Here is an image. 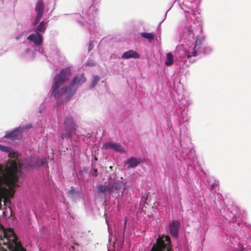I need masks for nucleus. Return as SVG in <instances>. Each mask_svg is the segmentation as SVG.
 I'll return each instance as SVG.
<instances>
[{
	"label": "nucleus",
	"instance_id": "nucleus-5",
	"mask_svg": "<svg viewBox=\"0 0 251 251\" xmlns=\"http://www.w3.org/2000/svg\"><path fill=\"white\" fill-rule=\"evenodd\" d=\"M4 238L7 239V240H11V238H13L12 241L14 244V246L13 245H10L8 246L10 249L13 248L12 251H26L25 249L23 248L21 243L17 242L18 237L15 234L13 228H9L4 231Z\"/></svg>",
	"mask_w": 251,
	"mask_h": 251
},
{
	"label": "nucleus",
	"instance_id": "nucleus-30",
	"mask_svg": "<svg viewBox=\"0 0 251 251\" xmlns=\"http://www.w3.org/2000/svg\"><path fill=\"white\" fill-rule=\"evenodd\" d=\"M75 244L76 245H77V246H78V244H77V243H75Z\"/></svg>",
	"mask_w": 251,
	"mask_h": 251
},
{
	"label": "nucleus",
	"instance_id": "nucleus-6",
	"mask_svg": "<svg viewBox=\"0 0 251 251\" xmlns=\"http://www.w3.org/2000/svg\"><path fill=\"white\" fill-rule=\"evenodd\" d=\"M108 193L109 194L115 193L119 194L125 189V185L123 182L115 181V180H110L109 183Z\"/></svg>",
	"mask_w": 251,
	"mask_h": 251
},
{
	"label": "nucleus",
	"instance_id": "nucleus-7",
	"mask_svg": "<svg viewBox=\"0 0 251 251\" xmlns=\"http://www.w3.org/2000/svg\"><path fill=\"white\" fill-rule=\"evenodd\" d=\"M204 41V37L203 36L196 37L193 51L192 52V55H187L188 58L191 57L192 56H196L199 54V53L201 52V49L202 48Z\"/></svg>",
	"mask_w": 251,
	"mask_h": 251
},
{
	"label": "nucleus",
	"instance_id": "nucleus-12",
	"mask_svg": "<svg viewBox=\"0 0 251 251\" xmlns=\"http://www.w3.org/2000/svg\"><path fill=\"white\" fill-rule=\"evenodd\" d=\"M21 127H18L14 130L13 131L6 133L4 137H6L8 138H10L12 140H16L18 138V137L21 135L22 133L21 132Z\"/></svg>",
	"mask_w": 251,
	"mask_h": 251
},
{
	"label": "nucleus",
	"instance_id": "nucleus-26",
	"mask_svg": "<svg viewBox=\"0 0 251 251\" xmlns=\"http://www.w3.org/2000/svg\"><path fill=\"white\" fill-rule=\"evenodd\" d=\"M93 45L92 44V43H90V45H89V50H91L93 49Z\"/></svg>",
	"mask_w": 251,
	"mask_h": 251
},
{
	"label": "nucleus",
	"instance_id": "nucleus-11",
	"mask_svg": "<svg viewBox=\"0 0 251 251\" xmlns=\"http://www.w3.org/2000/svg\"><path fill=\"white\" fill-rule=\"evenodd\" d=\"M72 74L71 67L63 69L57 75L56 78H69Z\"/></svg>",
	"mask_w": 251,
	"mask_h": 251
},
{
	"label": "nucleus",
	"instance_id": "nucleus-27",
	"mask_svg": "<svg viewBox=\"0 0 251 251\" xmlns=\"http://www.w3.org/2000/svg\"><path fill=\"white\" fill-rule=\"evenodd\" d=\"M189 34H190L191 33H192V31H191V30H189Z\"/></svg>",
	"mask_w": 251,
	"mask_h": 251
},
{
	"label": "nucleus",
	"instance_id": "nucleus-15",
	"mask_svg": "<svg viewBox=\"0 0 251 251\" xmlns=\"http://www.w3.org/2000/svg\"><path fill=\"white\" fill-rule=\"evenodd\" d=\"M139 163L138 159L132 157L127 161V164L129 168H134L136 167Z\"/></svg>",
	"mask_w": 251,
	"mask_h": 251
},
{
	"label": "nucleus",
	"instance_id": "nucleus-3",
	"mask_svg": "<svg viewBox=\"0 0 251 251\" xmlns=\"http://www.w3.org/2000/svg\"><path fill=\"white\" fill-rule=\"evenodd\" d=\"M171 239L168 236H163L156 240L151 251H172Z\"/></svg>",
	"mask_w": 251,
	"mask_h": 251
},
{
	"label": "nucleus",
	"instance_id": "nucleus-28",
	"mask_svg": "<svg viewBox=\"0 0 251 251\" xmlns=\"http://www.w3.org/2000/svg\"><path fill=\"white\" fill-rule=\"evenodd\" d=\"M44 163V162L43 161H41V164L42 165Z\"/></svg>",
	"mask_w": 251,
	"mask_h": 251
},
{
	"label": "nucleus",
	"instance_id": "nucleus-22",
	"mask_svg": "<svg viewBox=\"0 0 251 251\" xmlns=\"http://www.w3.org/2000/svg\"><path fill=\"white\" fill-rule=\"evenodd\" d=\"M31 127H32V126L30 124L27 125H26L25 126H19V127H21V132L22 133H23V131L24 130H28V129L31 128Z\"/></svg>",
	"mask_w": 251,
	"mask_h": 251
},
{
	"label": "nucleus",
	"instance_id": "nucleus-20",
	"mask_svg": "<svg viewBox=\"0 0 251 251\" xmlns=\"http://www.w3.org/2000/svg\"><path fill=\"white\" fill-rule=\"evenodd\" d=\"M201 52H202L205 54H207L211 52L212 50L210 47L207 46H204L201 48Z\"/></svg>",
	"mask_w": 251,
	"mask_h": 251
},
{
	"label": "nucleus",
	"instance_id": "nucleus-25",
	"mask_svg": "<svg viewBox=\"0 0 251 251\" xmlns=\"http://www.w3.org/2000/svg\"><path fill=\"white\" fill-rule=\"evenodd\" d=\"M98 80H99V79H94V81H93V82H92V87H94V86H95V85H96V84L98 83Z\"/></svg>",
	"mask_w": 251,
	"mask_h": 251
},
{
	"label": "nucleus",
	"instance_id": "nucleus-16",
	"mask_svg": "<svg viewBox=\"0 0 251 251\" xmlns=\"http://www.w3.org/2000/svg\"><path fill=\"white\" fill-rule=\"evenodd\" d=\"M141 37L147 39L150 42L155 37V33L142 32L140 33Z\"/></svg>",
	"mask_w": 251,
	"mask_h": 251
},
{
	"label": "nucleus",
	"instance_id": "nucleus-13",
	"mask_svg": "<svg viewBox=\"0 0 251 251\" xmlns=\"http://www.w3.org/2000/svg\"><path fill=\"white\" fill-rule=\"evenodd\" d=\"M140 55L139 53L133 50H129L124 53L122 56L123 59H128L130 58H139Z\"/></svg>",
	"mask_w": 251,
	"mask_h": 251
},
{
	"label": "nucleus",
	"instance_id": "nucleus-21",
	"mask_svg": "<svg viewBox=\"0 0 251 251\" xmlns=\"http://www.w3.org/2000/svg\"><path fill=\"white\" fill-rule=\"evenodd\" d=\"M42 17V15H41L40 14H37L36 18L33 23V25H36L39 23V22L41 20Z\"/></svg>",
	"mask_w": 251,
	"mask_h": 251
},
{
	"label": "nucleus",
	"instance_id": "nucleus-23",
	"mask_svg": "<svg viewBox=\"0 0 251 251\" xmlns=\"http://www.w3.org/2000/svg\"><path fill=\"white\" fill-rule=\"evenodd\" d=\"M86 65L88 66H95V63L92 60H89L86 62Z\"/></svg>",
	"mask_w": 251,
	"mask_h": 251
},
{
	"label": "nucleus",
	"instance_id": "nucleus-10",
	"mask_svg": "<svg viewBox=\"0 0 251 251\" xmlns=\"http://www.w3.org/2000/svg\"><path fill=\"white\" fill-rule=\"evenodd\" d=\"M180 226V223L177 221H173L170 225V231L172 236L176 237L179 227Z\"/></svg>",
	"mask_w": 251,
	"mask_h": 251
},
{
	"label": "nucleus",
	"instance_id": "nucleus-18",
	"mask_svg": "<svg viewBox=\"0 0 251 251\" xmlns=\"http://www.w3.org/2000/svg\"><path fill=\"white\" fill-rule=\"evenodd\" d=\"M109 184L108 186H104L102 185H99L97 186V190L99 193L108 192Z\"/></svg>",
	"mask_w": 251,
	"mask_h": 251
},
{
	"label": "nucleus",
	"instance_id": "nucleus-8",
	"mask_svg": "<svg viewBox=\"0 0 251 251\" xmlns=\"http://www.w3.org/2000/svg\"><path fill=\"white\" fill-rule=\"evenodd\" d=\"M27 39L33 42L35 45H40L43 42L42 36L38 32L36 34H30Z\"/></svg>",
	"mask_w": 251,
	"mask_h": 251
},
{
	"label": "nucleus",
	"instance_id": "nucleus-1",
	"mask_svg": "<svg viewBox=\"0 0 251 251\" xmlns=\"http://www.w3.org/2000/svg\"><path fill=\"white\" fill-rule=\"evenodd\" d=\"M1 151L9 152L10 159L7 164H0V203L2 199L7 201L12 198L15 193L14 187L18 186L16 184L18 180L17 174L20 172L21 165L16 157L17 152H11L10 147L0 145Z\"/></svg>",
	"mask_w": 251,
	"mask_h": 251
},
{
	"label": "nucleus",
	"instance_id": "nucleus-9",
	"mask_svg": "<svg viewBox=\"0 0 251 251\" xmlns=\"http://www.w3.org/2000/svg\"><path fill=\"white\" fill-rule=\"evenodd\" d=\"M103 147L104 148H110L114 150L116 152H125V151L118 143L108 142L105 143Z\"/></svg>",
	"mask_w": 251,
	"mask_h": 251
},
{
	"label": "nucleus",
	"instance_id": "nucleus-29",
	"mask_svg": "<svg viewBox=\"0 0 251 251\" xmlns=\"http://www.w3.org/2000/svg\"><path fill=\"white\" fill-rule=\"evenodd\" d=\"M74 78L76 79V78H77V76H75Z\"/></svg>",
	"mask_w": 251,
	"mask_h": 251
},
{
	"label": "nucleus",
	"instance_id": "nucleus-14",
	"mask_svg": "<svg viewBox=\"0 0 251 251\" xmlns=\"http://www.w3.org/2000/svg\"><path fill=\"white\" fill-rule=\"evenodd\" d=\"M44 8L45 5L43 0H39L37 1L35 9V11L37 13V14L43 15Z\"/></svg>",
	"mask_w": 251,
	"mask_h": 251
},
{
	"label": "nucleus",
	"instance_id": "nucleus-2",
	"mask_svg": "<svg viewBox=\"0 0 251 251\" xmlns=\"http://www.w3.org/2000/svg\"><path fill=\"white\" fill-rule=\"evenodd\" d=\"M68 79H56L52 87V95L56 99H62L65 101L70 100L75 93L76 90L81 84V79H73L68 86H64Z\"/></svg>",
	"mask_w": 251,
	"mask_h": 251
},
{
	"label": "nucleus",
	"instance_id": "nucleus-19",
	"mask_svg": "<svg viewBox=\"0 0 251 251\" xmlns=\"http://www.w3.org/2000/svg\"><path fill=\"white\" fill-rule=\"evenodd\" d=\"M46 29V23L44 22H41L36 27V30L41 32H44Z\"/></svg>",
	"mask_w": 251,
	"mask_h": 251
},
{
	"label": "nucleus",
	"instance_id": "nucleus-4",
	"mask_svg": "<svg viewBox=\"0 0 251 251\" xmlns=\"http://www.w3.org/2000/svg\"><path fill=\"white\" fill-rule=\"evenodd\" d=\"M64 129L61 134L62 139L70 138L76 131V125L72 117H67L64 122Z\"/></svg>",
	"mask_w": 251,
	"mask_h": 251
},
{
	"label": "nucleus",
	"instance_id": "nucleus-17",
	"mask_svg": "<svg viewBox=\"0 0 251 251\" xmlns=\"http://www.w3.org/2000/svg\"><path fill=\"white\" fill-rule=\"evenodd\" d=\"M173 55L172 52H168L166 55V60L165 61V65L167 66H170L173 64Z\"/></svg>",
	"mask_w": 251,
	"mask_h": 251
},
{
	"label": "nucleus",
	"instance_id": "nucleus-24",
	"mask_svg": "<svg viewBox=\"0 0 251 251\" xmlns=\"http://www.w3.org/2000/svg\"><path fill=\"white\" fill-rule=\"evenodd\" d=\"M93 176H98V172L97 169H94V171L93 173Z\"/></svg>",
	"mask_w": 251,
	"mask_h": 251
}]
</instances>
